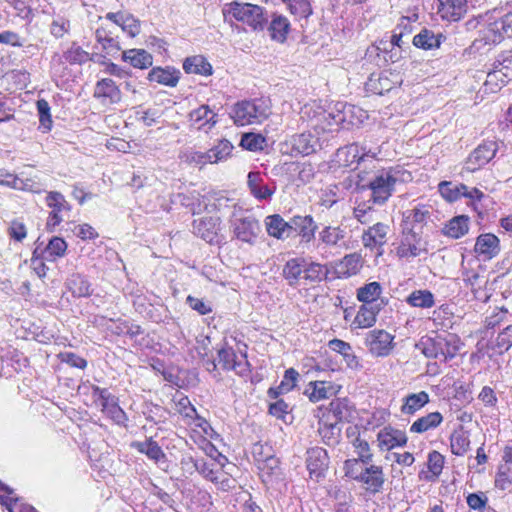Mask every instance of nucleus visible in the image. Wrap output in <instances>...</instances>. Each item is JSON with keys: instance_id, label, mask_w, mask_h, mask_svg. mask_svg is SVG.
<instances>
[{"instance_id": "obj_30", "label": "nucleus", "mask_w": 512, "mask_h": 512, "mask_svg": "<svg viewBox=\"0 0 512 512\" xmlns=\"http://www.w3.org/2000/svg\"><path fill=\"white\" fill-rule=\"evenodd\" d=\"M363 266L362 256L358 253H351L344 256L337 264L335 272L338 278H349L357 275Z\"/></svg>"}, {"instance_id": "obj_57", "label": "nucleus", "mask_w": 512, "mask_h": 512, "mask_svg": "<svg viewBox=\"0 0 512 512\" xmlns=\"http://www.w3.org/2000/svg\"><path fill=\"white\" fill-rule=\"evenodd\" d=\"M332 389L331 386L327 387L325 381H314L310 382L305 390V394L312 402H318L322 399L329 397V391Z\"/></svg>"}, {"instance_id": "obj_21", "label": "nucleus", "mask_w": 512, "mask_h": 512, "mask_svg": "<svg viewBox=\"0 0 512 512\" xmlns=\"http://www.w3.org/2000/svg\"><path fill=\"white\" fill-rule=\"evenodd\" d=\"M474 251L481 260H491L497 256L500 251L498 237L491 233L479 235L476 239Z\"/></svg>"}, {"instance_id": "obj_61", "label": "nucleus", "mask_w": 512, "mask_h": 512, "mask_svg": "<svg viewBox=\"0 0 512 512\" xmlns=\"http://www.w3.org/2000/svg\"><path fill=\"white\" fill-rule=\"evenodd\" d=\"M37 110L39 114V129L43 133H47L52 128V119L50 115V106L48 102L44 99L37 101Z\"/></svg>"}, {"instance_id": "obj_19", "label": "nucleus", "mask_w": 512, "mask_h": 512, "mask_svg": "<svg viewBox=\"0 0 512 512\" xmlns=\"http://www.w3.org/2000/svg\"><path fill=\"white\" fill-rule=\"evenodd\" d=\"M320 141L321 137L317 134H312L311 131L293 135L289 140L291 154L293 156L310 155L321 147Z\"/></svg>"}, {"instance_id": "obj_63", "label": "nucleus", "mask_w": 512, "mask_h": 512, "mask_svg": "<svg viewBox=\"0 0 512 512\" xmlns=\"http://www.w3.org/2000/svg\"><path fill=\"white\" fill-rule=\"evenodd\" d=\"M177 410L178 412L189 420V424H193L197 418L201 416L198 415L196 408L191 404L188 397L183 396L177 402Z\"/></svg>"}, {"instance_id": "obj_6", "label": "nucleus", "mask_w": 512, "mask_h": 512, "mask_svg": "<svg viewBox=\"0 0 512 512\" xmlns=\"http://www.w3.org/2000/svg\"><path fill=\"white\" fill-rule=\"evenodd\" d=\"M222 13L225 21L232 19L248 25L252 30H263L267 23L264 9L251 3L233 1L224 4Z\"/></svg>"}, {"instance_id": "obj_36", "label": "nucleus", "mask_w": 512, "mask_h": 512, "mask_svg": "<svg viewBox=\"0 0 512 512\" xmlns=\"http://www.w3.org/2000/svg\"><path fill=\"white\" fill-rule=\"evenodd\" d=\"M121 58L134 68L147 69L153 64V57L144 49H128L122 52Z\"/></svg>"}, {"instance_id": "obj_1", "label": "nucleus", "mask_w": 512, "mask_h": 512, "mask_svg": "<svg viewBox=\"0 0 512 512\" xmlns=\"http://www.w3.org/2000/svg\"><path fill=\"white\" fill-rule=\"evenodd\" d=\"M329 270L325 264L308 261L304 257L288 259L282 267V277L290 287L296 288L304 280L318 283L327 278Z\"/></svg>"}, {"instance_id": "obj_5", "label": "nucleus", "mask_w": 512, "mask_h": 512, "mask_svg": "<svg viewBox=\"0 0 512 512\" xmlns=\"http://www.w3.org/2000/svg\"><path fill=\"white\" fill-rule=\"evenodd\" d=\"M271 103L265 98L242 100L234 104L230 117L237 126L260 124L270 115Z\"/></svg>"}, {"instance_id": "obj_11", "label": "nucleus", "mask_w": 512, "mask_h": 512, "mask_svg": "<svg viewBox=\"0 0 512 512\" xmlns=\"http://www.w3.org/2000/svg\"><path fill=\"white\" fill-rule=\"evenodd\" d=\"M355 408L347 398H337L320 416V424L336 429L339 422H350L354 418Z\"/></svg>"}, {"instance_id": "obj_37", "label": "nucleus", "mask_w": 512, "mask_h": 512, "mask_svg": "<svg viewBox=\"0 0 512 512\" xmlns=\"http://www.w3.org/2000/svg\"><path fill=\"white\" fill-rule=\"evenodd\" d=\"M381 292L382 287L378 282H370L358 288L356 296L362 304L384 306V300L379 298Z\"/></svg>"}, {"instance_id": "obj_8", "label": "nucleus", "mask_w": 512, "mask_h": 512, "mask_svg": "<svg viewBox=\"0 0 512 512\" xmlns=\"http://www.w3.org/2000/svg\"><path fill=\"white\" fill-rule=\"evenodd\" d=\"M90 60V54L76 42L62 53H54L50 60V73L53 77L63 78L68 75L70 65H83Z\"/></svg>"}, {"instance_id": "obj_24", "label": "nucleus", "mask_w": 512, "mask_h": 512, "mask_svg": "<svg viewBox=\"0 0 512 512\" xmlns=\"http://www.w3.org/2000/svg\"><path fill=\"white\" fill-rule=\"evenodd\" d=\"M430 214V209L425 205L417 206L411 210H407L403 214L402 227L412 228L419 233H423V226L430 218Z\"/></svg>"}, {"instance_id": "obj_55", "label": "nucleus", "mask_w": 512, "mask_h": 512, "mask_svg": "<svg viewBox=\"0 0 512 512\" xmlns=\"http://www.w3.org/2000/svg\"><path fill=\"white\" fill-rule=\"evenodd\" d=\"M438 191L448 202H455L462 196V193L467 191V186L464 184L456 185L450 181H442L438 185Z\"/></svg>"}, {"instance_id": "obj_25", "label": "nucleus", "mask_w": 512, "mask_h": 512, "mask_svg": "<svg viewBox=\"0 0 512 512\" xmlns=\"http://www.w3.org/2000/svg\"><path fill=\"white\" fill-rule=\"evenodd\" d=\"M265 228L269 236L279 240L287 239L291 236V220L285 221L279 214L268 215L264 220Z\"/></svg>"}, {"instance_id": "obj_41", "label": "nucleus", "mask_w": 512, "mask_h": 512, "mask_svg": "<svg viewBox=\"0 0 512 512\" xmlns=\"http://www.w3.org/2000/svg\"><path fill=\"white\" fill-rule=\"evenodd\" d=\"M443 40H445V36H443L441 33L435 34L432 30L423 28L417 35L414 36L413 44L417 48L431 50L438 48Z\"/></svg>"}, {"instance_id": "obj_7", "label": "nucleus", "mask_w": 512, "mask_h": 512, "mask_svg": "<svg viewBox=\"0 0 512 512\" xmlns=\"http://www.w3.org/2000/svg\"><path fill=\"white\" fill-rule=\"evenodd\" d=\"M333 106L329 110L321 107L305 104L300 111V119L307 122V127L320 136L324 133L338 131V125L335 122Z\"/></svg>"}, {"instance_id": "obj_35", "label": "nucleus", "mask_w": 512, "mask_h": 512, "mask_svg": "<svg viewBox=\"0 0 512 512\" xmlns=\"http://www.w3.org/2000/svg\"><path fill=\"white\" fill-rule=\"evenodd\" d=\"M66 286L72 295L77 298L89 297L93 293L90 281L86 276L80 273L72 274L67 279Z\"/></svg>"}, {"instance_id": "obj_58", "label": "nucleus", "mask_w": 512, "mask_h": 512, "mask_svg": "<svg viewBox=\"0 0 512 512\" xmlns=\"http://www.w3.org/2000/svg\"><path fill=\"white\" fill-rule=\"evenodd\" d=\"M512 347V324L507 325L497 335L492 349L502 354Z\"/></svg>"}, {"instance_id": "obj_16", "label": "nucleus", "mask_w": 512, "mask_h": 512, "mask_svg": "<svg viewBox=\"0 0 512 512\" xmlns=\"http://www.w3.org/2000/svg\"><path fill=\"white\" fill-rule=\"evenodd\" d=\"M390 228L387 224L378 222L368 229L364 230L362 234V243L365 248L375 250L377 256L384 253V245L387 243V234Z\"/></svg>"}, {"instance_id": "obj_53", "label": "nucleus", "mask_w": 512, "mask_h": 512, "mask_svg": "<svg viewBox=\"0 0 512 512\" xmlns=\"http://www.w3.org/2000/svg\"><path fill=\"white\" fill-rule=\"evenodd\" d=\"M232 143L227 139H221L218 143L209 149L207 154H209V164H216L219 162L226 161L232 153L233 150Z\"/></svg>"}, {"instance_id": "obj_4", "label": "nucleus", "mask_w": 512, "mask_h": 512, "mask_svg": "<svg viewBox=\"0 0 512 512\" xmlns=\"http://www.w3.org/2000/svg\"><path fill=\"white\" fill-rule=\"evenodd\" d=\"M479 32L484 44H498L512 37V10L500 9L487 14Z\"/></svg>"}, {"instance_id": "obj_60", "label": "nucleus", "mask_w": 512, "mask_h": 512, "mask_svg": "<svg viewBox=\"0 0 512 512\" xmlns=\"http://www.w3.org/2000/svg\"><path fill=\"white\" fill-rule=\"evenodd\" d=\"M209 154L207 152L196 151L193 149H187L180 155V159L189 165H195L200 168L209 164Z\"/></svg>"}, {"instance_id": "obj_22", "label": "nucleus", "mask_w": 512, "mask_h": 512, "mask_svg": "<svg viewBox=\"0 0 512 512\" xmlns=\"http://www.w3.org/2000/svg\"><path fill=\"white\" fill-rule=\"evenodd\" d=\"M438 15L449 22L459 21L467 12V0H438Z\"/></svg>"}, {"instance_id": "obj_43", "label": "nucleus", "mask_w": 512, "mask_h": 512, "mask_svg": "<svg viewBox=\"0 0 512 512\" xmlns=\"http://www.w3.org/2000/svg\"><path fill=\"white\" fill-rule=\"evenodd\" d=\"M508 82V76L497 65L487 74L482 91L485 94H495L500 91Z\"/></svg>"}, {"instance_id": "obj_51", "label": "nucleus", "mask_w": 512, "mask_h": 512, "mask_svg": "<svg viewBox=\"0 0 512 512\" xmlns=\"http://www.w3.org/2000/svg\"><path fill=\"white\" fill-rule=\"evenodd\" d=\"M428 402L429 395L425 391L409 394L404 399V404L401 407V411L406 415H412L424 407Z\"/></svg>"}, {"instance_id": "obj_47", "label": "nucleus", "mask_w": 512, "mask_h": 512, "mask_svg": "<svg viewBox=\"0 0 512 512\" xmlns=\"http://www.w3.org/2000/svg\"><path fill=\"white\" fill-rule=\"evenodd\" d=\"M443 421V416L440 412H431L425 416L418 418L410 426V432L412 433H424L431 429L438 427Z\"/></svg>"}, {"instance_id": "obj_56", "label": "nucleus", "mask_w": 512, "mask_h": 512, "mask_svg": "<svg viewBox=\"0 0 512 512\" xmlns=\"http://www.w3.org/2000/svg\"><path fill=\"white\" fill-rule=\"evenodd\" d=\"M276 401L269 405V414L281 419L285 423H291L293 416L291 415L292 407L283 399H275Z\"/></svg>"}, {"instance_id": "obj_14", "label": "nucleus", "mask_w": 512, "mask_h": 512, "mask_svg": "<svg viewBox=\"0 0 512 512\" xmlns=\"http://www.w3.org/2000/svg\"><path fill=\"white\" fill-rule=\"evenodd\" d=\"M364 344L371 355L386 357L394 348V336L383 329H373L366 334Z\"/></svg>"}, {"instance_id": "obj_49", "label": "nucleus", "mask_w": 512, "mask_h": 512, "mask_svg": "<svg viewBox=\"0 0 512 512\" xmlns=\"http://www.w3.org/2000/svg\"><path fill=\"white\" fill-rule=\"evenodd\" d=\"M95 38L96 41L102 46V49L111 56L116 55L121 50L117 38L113 36L111 31L103 27L96 30Z\"/></svg>"}, {"instance_id": "obj_39", "label": "nucleus", "mask_w": 512, "mask_h": 512, "mask_svg": "<svg viewBox=\"0 0 512 512\" xmlns=\"http://www.w3.org/2000/svg\"><path fill=\"white\" fill-rule=\"evenodd\" d=\"M384 306L362 304L356 314L353 324L358 328H370L376 323V317Z\"/></svg>"}, {"instance_id": "obj_13", "label": "nucleus", "mask_w": 512, "mask_h": 512, "mask_svg": "<svg viewBox=\"0 0 512 512\" xmlns=\"http://www.w3.org/2000/svg\"><path fill=\"white\" fill-rule=\"evenodd\" d=\"M45 203L51 210L49 212L46 227L49 231H54L55 228L64 221L72 209L69 202L65 199L64 195L58 191H50L45 197Z\"/></svg>"}, {"instance_id": "obj_15", "label": "nucleus", "mask_w": 512, "mask_h": 512, "mask_svg": "<svg viewBox=\"0 0 512 512\" xmlns=\"http://www.w3.org/2000/svg\"><path fill=\"white\" fill-rule=\"evenodd\" d=\"M401 83L399 74L390 71L374 72L365 83L367 92L375 95H383L391 91L396 85Z\"/></svg>"}, {"instance_id": "obj_27", "label": "nucleus", "mask_w": 512, "mask_h": 512, "mask_svg": "<svg viewBox=\"0 0 512 512\" xmlns=\"http://www.w3.org/2000/svg\"><path fill=\"white\" fill-rule=\"evenodd\" d=\"M328 347L343 357L349 369L357 371L362 368L359 357L353 352V348L348 342L334 338L328 342Z\"/></svg>"}, {"instance_id": "obj_50", "label": "nucleus", "mask_w": 512, "mask_h": 512, "mask_svg": "<svg viewBox=\"0 0 512 512\" xmlns=\"http://www.w3.org/2000/svg\"><path fill=\"white\" fill-rule=\"evenodd\" d=\"M193 425L198 428L194 432L200 434L203 438L199 448H216L212 441L218 439L219 435L213 430L208 421L200 417L197 418Z\"/></svg>"}, {"instance_id": "obj_28", "label": "nucleus", "mask_w": 512, "mask_h": 512, "mask_svg": "<svg viewBox=\"0 0 512 512\" xmlns=\"http://www.w3.org/2000/svg\"><path fill=\"white\" fill-rule=\"evenodd\" d=\"M347 232L340 226H324L318 234L319 244L329 248L341 247L345 243Z\"/></svg>"}, {"instance_id": "obj_10", "label": "nucleus", "mask_w": 512, "mask_h": 512, "mask_svg": "<svg viewBox=\"0 0 512 512\" xmlns=\"http://www.w3.org/2000/svg\"><path fill=\"white\" fill-rule=\"evenodd\" d=\"M396 256L405 262H411L414 258L428 254V242L412 228H403L397 247Z\"/></svg>"}, {"instance_id": "obj_54", "label": "nucleus", "mask_w": 512, "mask_h": 512, "mask_svg": "<svg viewBox=\"0 0 512 512\" xmlns=\"http://www.w3.org/2000/svg\"><path fill=\"white\" fill-rule=\"evenodd\" d=\"M151 300L153 303L142 316L155 323L165 322L169 317L167 307L163 305L160 297H151Z\"/></svg>"}, {"instance_id": "obj_40", "label": "nucleus", "mask_w": 512, "mask_h": 512, "mask_svg": "<svg viewBox=\"0 0 512 512\" xmlns=\"http://www.w3.org/2000/svg\"><path fill=\"white\" fill-rule=\"evenodd\" d=\"M94 96L118 103L121 100V91L112 79L104 78L96 83Z\"/></svg>"}, {"instance_id": "obj_64", "label": "nucleus", "mask_w": 512, "mask_h": 512, "mask_svg": "<svg viewBox=\"0 0 512 512\" xmlns=\"http://www.w3.org/2000/svg\"><path fill=\"white\" fill-rule=\"evenodd\" d=\"M287 5L290 12L299 19H307L312 13L308 0H292Z\"/></svg>"}, {"instance_id": "obj_31", "label": "nucleus", "mask_w": 512, "mask_h": 512, "mask_svg": "<svg viewBox=\"0 0 512 512\" xmlns=\"http://www.w3.org/2000/svg\"><path fill=\"white\" fill-rule=\"evenodd\" d=\"M357 481L364 485L366 491L373 494L379 492L384 484L382 468L376 465H370Z\"/></svg>"}, {"instance_id": "obj_12", "label": "nucleus", "mask_w": 512, "mask_h": 512, "mask_svg": "<svg viewBox=\"0 0 512 512\" xmlns=\"http://www.w3.org/2000/svg\"><path fill=\"white\" fill-rule=\"evenodd\" d=\"M335 122L339 128L350 129L361 125L367 118V112L359 106L346 102H337L333 105Z\"/></svg>"}, {"instance_id": "obj_26", "label": "nucleus", "mask_w": 512, "mask_h": 512, "mask_svg": "<svg viewBox=\"0 0 512 512\" xmlns=\"http://www.w3.org/2000/svg\"><path fill=\"white\" fill-rule=\"evenodd\" d=\"M308 457L306 459L307 469L310 477L317 480L324 476L329 464L327 450H307Z\"/></svg>"}, {"instance_id": "obj_52", "label": "nucleus", "mask_w": 512, "mask_h": 512, "mask_svg": "<svg viewBox=\"0 0 512 512\" xmlns=\"http://www.w3.org/2000/svg\"><path fill=\"white\" fill-rule=\"evenodd\" d=\"M469 230V218L465 215L452 218L444 227V234L458 239L464 236Z\"/></svg>"}, {"instance_id": "obj_3", "label": "nucleus", "mask_w": 512, "mask_h": 512, "mask_svg": "<svg viewBox=\"0 0 512 512\" xmlns=\"http://www.w3.org/2000/svg\"><path fill=\"white\" fill-rule=\"evenodd\" d=\"M357 183L359 190H370L371 195L368 203L383 205L392 196L397 178L392 168L377 170L369 179L359 175Z\"/></svg>"}, {"instance_id": "obj_44", "label": "nucleus", "mask_w": 512, "mask_h": 512, "mask_svg": "<svg viewBox=\"0 0 512 512\" xmlns=\"http://www.w3.org/2000/svg\"><path fill=\"white\" fill-rule=\"evenodd\" d=\"M299 373L294 368L285 371L283 379L277 387L269 388L267 394L270 399H277L281 394L290 392L298 380Z\"/></svg>"}, {"instance_id": "obj_9", "label": "nucleus", "mask_w": 512, "mask_h": 512, "mask_svg": "<svg viewBox=\"0 0 512 512\" xmlns=\"http://www.w3.org/2000/svg\"><path fill=\"white\" fill-rule=\"evenodd\" d=\"M230 227L233 236L237 240L249 245L256 243L258 235L261 232V226L256 217L241 209L234 210L230 219Z\"/></svg>"}, {"instance_id": "obj_45", "label": "nucleus", "mask_w": 512, "mask_h": 512, "mask_svg": "<svg viewBox=\"0 0 512 512\" xmlns=\"http://www.w3.org/2000/svg\"><path fill=\"white\" fill-rule=\"evenodd\" d=\"M183 69L188 74L209 76L212 74V66L202 55L187 57L183 62Z\"/></svg>"}, {"instance_id": "obj_20", "label": "nucleus", "mask_w": 512, "mask_h": 512, "mask_svg": "<svg viewBox=\"0 0 512 512\" xmlns=\"http://www.w3.org/2000/svg\"><path fill=\"white\" fill-rule=\"evenodd\" d=\"M191 127L208 133L218 122V114L208 105H201L189 113Z\"/></svg>"}, {"instance_id": "obj_42", "label": "nucleus", "mask_w": 512, "mask_h": 512, "mask_svg": "<svg viewBox=\"0 0 512 512\" xmlns=\"http://www.w3.org/2000/svg\"><path fill=\"white\" fill-rule=\"evenodd\" d=\"M290 31V23L285 16L274 14L268 26L272 40L283 43Z\"/></svg>"}, {"instance_id": "obj_59", "label": "nucleus", "mask_w": 512, "mask_h": 512, "mask_svg": "<svg viewBox=\"0 0 512 512\" xmlns=\"http://www.w3.org/2000/svg\"><path fill=\"white\" fill-rule=\"evenodd\" d=\"M404 36V31H399L397 28L394 29L393 34L390 37V41L387 42H381L380 44L383 45V47H377L379 50L386 51L387 46L391 47L390 52H386V55L384 56L385 61H391L395 62L397 57L396 53L393 51L395 47L401 48L402 47V37Z\"/></svg>"}, {"instance_id": "obj_29", "label": "nucleus", "mask_w": 512, "mask_h": 512, "mask_svg": "<svg viewBox=\"0 0 512 512\" xmlns=\"http://www.w3.org/2000/svg\"><path fill=\"white\" fill-rule=\"evenodd\" d=\"M316 229L317 224L310 215H296L291 218V233L297 232L304 242L314 239Z\"/></svg>"}, {"instance_id": "obj_2", "label": "nucleus", "mask_w": 512, "mask_h": 512, "mask_svg": "<svg viewBox=\"0 0 512 512\" xmlns=\"http://www.w3.org/2000/svg\"><path fill=\"white\" fill-rule=\"evenodd\" d=\"M462 346L461 339L454 333H436L434 336L422 337L417 348L427 358H434L440 362L453 359Z\"/></svg>"}, {"instance_id": "obj_46", "label": "nucleus", "mask_w": 512, "mask_h": 512, "mask_svg": "<svg viewBox=\"0 0 512 512\" xmlns=\"http://www.w3.org/2000/svg\"><path fill=\"white\" fill-rule=\"evenodd\" d=\"M370 459V454H360L358 458L346 460L344 466L346 476L357 481L370 466Z\"/></svg>"}, {"instance_id": "obj_23", "label": "nucleus", "mask_w": 512, "mask_h": 512, "mask_svg": "<svg viewBox=\"0 0 512 512\" xmlns=\"http://www.w3.org/2000/svg\"><path fill=\"white\" fill-rule=\"evenodd\" d=\"M247 185L250 193L259 201L270 200L274 194L276 187L274 184L268 185L264 183L263 176L260 172L251 171L247 176Z\"/></svg>"}, {"instance_id": "obj_17", "label": "nucleus", "mask_w": 512, "mask_h": 512, "mask_svg": "<svg viewBox=\"0 0 512 512\" xmlns=\"http://www.w3.org/2000/svg\"><path fill=\"white\" fill-rule=\"evenodd\" d=\"M497 144L496 142L489 141L480 144L474 151L469 155L465 164L464 170L467 172H474L482 168L484 165L489 163L496 155Z\"/></svg>"}, {"instance_id": "obj_34", "label": "nucleus", "mask_w": 512, "mask_h": 512, "mask_svg": "<svg viewBox=\"0 0 512 512\" xmlns=\"http://www.w3.org/2000/svg\"><path fill=\"white\" fill-rule=\"evenodd\" d=\"M378 441L381 447L397 448L407 443V436L404 431L388 426L378 433Z\"/></svg>"}, {"instance_id": "obj_18", "label": "nucleus", "mask_w": 512, "mask_h": 512, "mask_svg": "<svg viewBox=\"0 0 512 512\" xmlns=\"http://www.w3.org/2000/svg\"><path fill=\"white\" fill-rule=\"evenodd\" d=\"M219 217H203L193 221V232L209 244H219Z\"/></svg>"}, {"instance_id": "obj_38", "label": "nucleus", "mask_w": 512, "mask_h": 512, "mask_svg": "<svg viewBox=\"0 0 512 512\" xmlns=\"http://www.w3.org/2000/svg\"><path fill=\"white\" fill-rule=\"evenodd\" d=\"M359 151L358 143H352L341 147L336 153L337 162L343 167L355 169L362 163Z\"/></svg>"}, {"instance_id": "obj_32", "label": "nucleus", "mask_w": 512, "mask_h": 512, "mask_svg": "<svg viewBox=\"0 0 512 512\" xmlns=\"http://www.w3.org/2000/svg\"><path fill=\"white\" fill-rule=\"evenodd\" d=\"M36 245H40V252L42 258L46 259V261L54 262L57 259L63 257L67 251V243L61 238L54 236L52 237L48 244L42 247L43 243H39L37 241Z\"/></svg>"}, {"instance_id": "obj_33", "label": "nucleus", "mask_w": 512, "mask_h": 512, "mask_svg": "<svg viewBox=\"0 0 512 512\" xmlns=\"http://www.w3.org/2000/svg\"><path fill=\"white\" fill-rule=\"evenodd\" d=\"M150 81L169 87H175L180 79V71L171 67H154L148 74Z\"/></svg>"}, {"instance_id": "obj_48", "label": "nucleus", "mask_w": 512, "mask_h": 512, "mask_svg": "<svg viewBox=\"0 0 512 512\" xmlns=\"http://www.w3.org/2000/svg\"><path fill=\"white\" fill-rule=\"evenodd\" d=\"M406 303L411 307L429 309L435 305V297L427 289L414 290L406 298Z\"/></svg>"}, {"instance_id": "obj_62", "label": "nucleus", "mask_w": 512, "mask_h": 512, "mask_svg": "<svg viewBox=\"0 0 512 512\" xmlns=\"http://www.w3.org/2000/svg\"><path fill=\"white\" fill-rule=\"evenodd\" d=\"M103 414L110 418L117 425H125L128 420L124 410L118 405V400L101 408Z\"/></svg>"}]
</instances>
